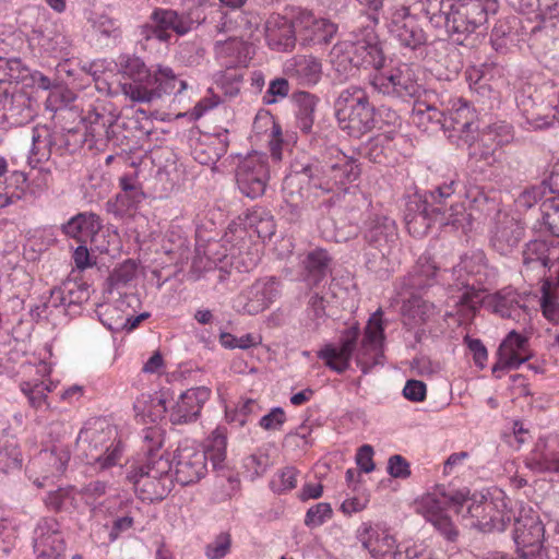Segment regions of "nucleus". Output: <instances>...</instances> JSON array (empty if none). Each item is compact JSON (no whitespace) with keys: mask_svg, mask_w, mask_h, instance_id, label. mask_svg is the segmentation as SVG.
Returning <instances> with one entry per match:
<instances>
[{"mask_svg":"<svg viewBox=\"0 0 559 559\" xmlns=\"http://www.w3.org/2000/svg\"><path fill=\"white\" fill-rule=\"evenodd\" d=\"M289 93V84L286 79L277 78L270 82L269 88L263 95L264 104H275L278 99L285 98Z\"/></svg>","mask_w":559,"mask_h":559,"instance_id":"nucleus-63","label":"nucleus"},{"mask_svg":"<svg viewBox=\"0 0 559 559\" xmlns=\"http://www.w3.org/2000/svg\"><path fill=\"white\" fill-rule=\"evenodd\" d=\"M307 317L309 322H307L306 325L311 330H318L326 317L324 299L322 296H319L318 294L311 296L307 308Z\"/></svg>","mask_w":559,"mask_h":559,"instance_id":"nucleus-61","label":"nucleus"},{"mask_svg":"<svg viewBox=\"0 0 559 559\" xmlns=\"http://www.w3.org/2000/svg\"><path fill=\"white\" fill-rule=\"evenodd\" d=\"M70 461V451L62 444H53L49 449L41 450L28 464V478L37 487H44V481L58 477L67 468Z\"/></svg>","mask_w":559,"mask_h":559,"instance_id":"nucleus-17","label":"nucleus"},{"mask_svg":"<svg viewBox=\"0 0 559 559\" xmlns=\"http://www.w3.org/2000/svg\"><path fill=\"white\" fill-rule=\"evenodd\" d=\"M20 67V59L0 58V118L13 120L15 123H23L32 118L29 99L16 91L19 75H14L13 71Z\"/></svg>","mask_w":559,"mask_h":559,"instance_id":"nucleus-10","label":"nucleus"},{"mask_svg":"<svg viewBox=\"0 0 559 559\" xmlns=\"http://www.w3.org/2000/svg\"><path fill=\"white\" fill-rule=\"evenodd\" d=\"M447 111L440 110L425 100H416L413 107V118L418 123L425 120L440 124L449 132L450 139H456L457 145L466 144L469 155H476L475 139L478 130L477 114L473 106L462 98L449 100Z\"/></svg>","mask_w":559,"mask_h":559,"instance_id":"nucleus-4","label":"nucleus"},{"mask_svg":"<svg viewBox=\"0 0 559 559\" xmlns=\"http://www.w3.org/2000/svg\"><path fill=\"white\" fill-rule=\"evenodd\" d=\"M87 23L92 36L100 44L108 45L109 41H116L122 35L119 20L106 12L91 11L87 15Z\"/></svg>","mask_w":559,"mask_h":559,"instance_id":"nucleus-36","label":"nucleus"},{"mask_svg":"<svg viewBox=\"0 0 559 559\" xmlns=\"http://www.w3.org/2000/svg\"><path fill=\"white\" fill-rule=\"evenodd\" d=\"M296 31L295 19L289 21L280 14L271 15L265 23L267 46L275 51L292 50L298 39Z\"/></svg>","mask_w":559,"mask_h":559,"instance_id":"nucleus-28","label":"nucleus"},{"mask_svg":"<svg viewBox=\"0 0 559 559\" xmlns=\"http://www.w3.org/2000/svg\"><path fill=\"white\" fill-rule=\"evenodd\" d=\"M21 392L27 397L28 404L34 409L43 406L49 407L48 395L44 391V382L38 379H25L19 384Z\"/></svg>","mask_w":559,"mask_h":559,"instance_id":"nucleus-48","label":"nucleus"},{"mask_svg":"<svg viewBox=\"0 0 559 559\" xmlns=\"http://www.w3.org/2000/svg\"><path fill=\"white\" fill-rule=\"evenodd\" d=\"M21 464L22 457L15 442L8 438L0 439V471L7 473L21 467Z\"/></svg>","mask_w":559,"mask_h":559,"instance_id":"nucleus-50","label":"nucleus"},{"mask_svg":"<svg viewBox=\"0 0 559 559\" xmlns=\"http://www.w3.org/2000/svg\"><path fill=\"white\" fill-rule=\"evenodd\" d=\"M389 32L401 46L412 50L424 46L427 41L425 31L406 7L396 8L393 11L389 23Z\"/></svg>","mask_w":559,"mask_h":559,"instance_id":"nucleus-24","label":"nucleus"},{"mask_svg":"<svg viewBox=\"0 0 559 559\" xmlns=\"http://www.w3.org/2000/svg\"><path fill=\"white\" fill-rule=\"evenodd\" d=\"M524 463L535 473H559V437L539 438Z\"/></svg>","mask_w":559,"mask_h":559,"instance_id":"nucleus-27","label":"nucleus"},{"mask_svg":"<svg viewBox=\"0 0 559 559\" xmlns=\"http://www.w3.org/2000/svg\"><path fill=\"white\" fill-rule=\"evenodd\" d=\"M63 233L82 243L90 242L99 252H109L112 240L118 238L117 233L107 230V241L100 240L105 231L102 230L100 217L92 212L79 213L62 227Z\"/></svg>","mask_w":559,"mask_h":559,"instance_id":"nucleus-16","label":"nucleus"},{"mask_svg":"<svg viewBox=\"0 0 559 559\" xmlns=\"http://www.w3.org/2000/svg\"><path fill=\"white\" fill-rule=\"evenodd\" d=\"M247 224L262 240L270 239L276 231L274 217L262 207H255L248 213Z\"/></svg>","mask_w":559,"mask_h":559,"instance_id":"nucleus-42","label":"nucleus"},{"mask_svg":"<svg viewBox=\"0 0 559 559\" xmlns=\"http://www.w3.org/2000/svg\"><path fill=\"white\" fill-rule=\"evenodd\" d=\"M44 133L45 134H41L39 130H34L33 132V145L31 152L38 162L48 159L51 152V141L48 132L45 130Z\"/></svg>","mask_w":559,"mask_h":559,"instance_id":"nucleus-64","label":"nucleus"},{"mask_svg":"<svg viewBox=\"0 0 559 559\" xmlns=\"http://www.w3.org/2000/svg\"><path fill=\"white\" fill-rule=\"evenodd\" d=\"M402 310L404 316L412 319L415 323H423L433 313L435 306L424 300L420 296L412 294L404 301Z\"/></svg>","mask_w":559,"mask_h":559,"instance_id":"nucleus-46","label":"nucleus"},{"mask_svg":"<svg viewBox=\"0 0 559 559\" xmlns=\"http://www.w3.org/2000/svg\"><path fill=\"white\" fill-rule=\"evenodd\" d=\"M496 140V145H507L514 139L513 127L506 121H497L485 128V140Z\"/></svg>","mask_w":559,"mask_h":559,"instance_id":"nucleus-55","label":"nucleus"},{"mask_svg":"<svg viewBox=\"0 0 559 559\" xmlns=\"http://www.w3.org/2000/svg\"><path fill=\"white\" fill-rule=\"evenodd\" d=\"M332 258L322 248L309 251L300 262L301 281L309 289L317 288L331 271Z\"/></svg>","mask_w":559,"mask_h":559,"instance_id":"nucleus-30","label":"nucleus"},{"mask_svg":"<svg viewBox=\"0 0 559 559\" xmlns=\"http://www.w3.org/2000/svg\"><path fill=\"white\" fill-rule=\"evenodd\" d=\"M362 236L370 247L377 249L385 258L397 245L399 229L395 221L390 216L380 212H371L364 222Z\"/></svg>","mask_w":559,"mask_h":559,"instance_id":"nucleus-18","label":"nucleus"},{"mask_svg":"<svg viewBox=\"0 0 559 559\" xmlns=\"http://www.w3.org/2000/svg\"><path fill=\"white\" fill-rule=\"evenodd\" d=\"M439 275V267L428 254H421L405 277L404 284L411 289H424L433 285Z\"/></svg>","mask_w":559,"mask_h":559,"instance_id":"nucleus-37","label":"nucleus"},{"mask_svg":"<svg viewBox=\"0 0 559 559\" xmlns=\"http://www.w3.org/2000/svg\"><path fill=\"white\" fill-rule=\"evenodd\" d=\"M243 80V69H226L218 80V85L228 97L239 94Z\"/></svg>","mask_w":559,"mask_h":559,"instance_id":"nucleus-52","label":"nucleus"},{"mask_svg":"<svg viewBox=\"0 0 559 559\" xmlns=\"http://www.w3.org/2000/svg\"><path fill=\"white\" fill-rule=\"evenodd\" d=\"M485 270V257L481 253L464 257L453 267L451 272L453 283L449 286L462 292L457 299H453L454 304L461 307L460 311L467 310L469 313H474L480 306H484L501 318H520L522 307L520 295L515 289L507 287L490 295L479 287Z\"/></svg>","mask_w":559,"mask_h":559,"instance_id":"nucleus-2","label":"nucleus"},{"mask_svg":"<svg viewBox=\"0 0 559 559\" xmlns=\"http://www.w3.org/2000/svg\"><path fill=\"white\" fill-rule=\"evenodd\" d=\"M333 510L330 503L319 502L308 509L305 515V525L314 528L323 525L332 518Z\"/></svg>","mask_w":559,"mask_h":559,"instance_id":"nucleus-60","label":"nucleus"},{"mask_svg":"<svg viewBox=\"0 0 559 559\" xmlns=\"http://www.w3.org/2000/svg\"><path fill=\"white\" fill-rule=\"evenodd\" d=\"M329 180H321L320 174L326 175L323 167L308 165L297 175L308 178L310 188L321 190L324 193L336 190L345 191L347 186L356 181L360 175V168L354 158L342 155L334 164L328 166Z\"/></svg>","mask_w":559,"mask_h":559,"instance_id":"nucleus-11","label":"nucleus"},{"mask_svg":"<svg viewBox=\"0 0 559 559\" xmlns=\"http://www.w3.org/2000/svg\"><path fill=\"white\" fill-rule=\"evenodd\" d=\"M497 355L498 360L492 366V373L500 378L499 371L516 369L531 358L528 338L515 331L509 332L500 344Z\"/></svg>","mask_w":559,"mask_h":559,"instance_id":"nucleus-26","label":"nucleus"},{"mask_svg":"<svg viewBox=\"0 0 559 559\" xmlns=\"http://www.w3.org/2000/svg\"><path fill=\"white\" fill-rule=\"evenodd\" d=\"M171 464L162 456H151L146 463L133 466L128 475L138 497L143 501L163 500L173 487Z\"/></svg>","mask_w":559,"mask_h":559,"instance_id":"nucleus-9","label":"nucleus"},{"mask_svg":"<svg viewBox=\"0 0 559 559\" xmlns=\"http://www.w3.org/2000/svg\"><path fill=\"white\" fill-rule=\"evenodd\" d=\"M355 536L371 559L403 558L396 535L384 523L362 522L355 531Z\"/></svg>","mask_w":559,"mask_h":559,"instance_id":"nucleus-13","label":"nucleus"},{"mask_svg":"<svg viewBox=\"0 0 559 559\" xmlns=\"http://www.w3.org/2000/svg\"><path fill=\"white\" fill-rule=\"evenodd\" d=\"M295 28L302 47L328 45L337 33L334 22L310 11H300L295 16Z\"/></svg>","mask_w":559,"mask_h":559,"instance_id":"nucleus-21","label":"nucleus"},{"mask_svg":"<svg viewBox=\"0 0 559 559\" xmlns=\"http://www.w3.org/2000/svg\"><path fill=\"white\" fill-rule=\"evenodd\" d=\"M270 180L267 157L263 153H251L242 158L236 168V182L240 192L257 199L264 194Z\"/></svg>","mask_w":559,"mask_h":559,"instance_id":"nucleus-15","label":"nucleus"},{"mask_svg":"<svg viewBox=\"0 0 559 559\" xmlns=\"http://www.w3.org/2000/svg\"><path fill=\"white\" fill-rule=\"evenodd\" d=\"M545 528L538 515L533 512L520 515L514 523V542L520 556L536 559L543 549Z\"/></svg>","mask_w":559,"mask_h":559,"instance_id":"nucleus-22","label":"nucleus"},{"mask_svg":"<svg viewBox=\"0 0 559 559\" xmlns=\"http://www.w3.org/2000/svg\"><path fill=\"white\" fill-rule=\"evenodd\" d=\"M425 516L439 533L449 542H455L459 536V531L452 523L451 519L443 512L439 502L432 498L427 497L424 500Z\"/></svg>","mask_w":559,"mask_h":559,"instance_id":"nucleus-39","label":"nucleus"},{"mask_svg":"<svg viewBox=\"0 0 559 559\" xmlns=\"http://www.w3.org/2000/svg\"><path fill=\"white\" fill-rule=\"evenodd\" d=\"M548 247L545 241L535 240L527 243L523 251V263L527 269L542 270L550 267L549 257L547 254Z\"/></svg>","mask_w":559,"mask_h":559,"instance_id":"nucleus-44","label":"nucleus"},{"mask_svg":"<svg viewBox=\"0 0 559 559\" xmlns=\"http://www.w3.org/2000/svg\"><path fill=\"white\" fill-rule=\"evenodd\" d=\"M219 342L225 348H240L248 349L258 346L262 342L261 335L247 333L240 337L235 336L231 333L225 332L219 335Z\"/></svg>","mask_w":559,"mask_h":559,"instance_id":"nucleus-53","label":"nucleus"},{"mask_svg":"<svg viewBox=\"0 0 559 559\" xmlns=\"http://www.w3.org/2000/svg\"><path fill=\"white\" fill-rule=\"evenodd\" d=\"M120 71L123 79L129 80L121 83L122 94L136 103H151L164 94L181 93L187 87L170 68L158 66L151 70L138 57L121 61Z\"/></svg>","mask_w":559,"mask_h":559,"instance_id":"nucleus-3","label":"nucleus"},{"mask_svg":"<svg viewBox=\"0 0 559 559\" xmlns=\"http://www.w3.org/2000/svg\"><path fill=\"white\" fill-rule=\"evenodd\" d=\"M322 72L321 60L312 55H296L285 64V73L304 86L316 85Z\"/></svg>","mask_w":559,"mask_h":559,"instance_id":"nucleus-31","label":"nucleus"},{"mask_svg":"<svg viewBox=\"0 0 559 559\" xmlns=\"http://www.w3.org/2000/svg\"><path fill=\"white\" fill-rule=\"evenodd\" d=\"M338 127L348 135L360 138L374 127V107L367 92L359 86H348L335 100Z\"/></svg>","mask_w":559,"mask_h":559,"instance_id":"nucleus-8","label":"nucleus"},{"mask_svg":"<svg viewBox=\"0 0 559 559\" xmlns=\"http://www.w3.org/2000/svg\"><path fill=\"white\" fill-rule=\"evenodd\" d=\"M524 235V228L513 217L503 215L498 219L491 236L493 248L501 254H507L518 246Z\"/></svg>","mask_w":559,"mask_h":559,"instance_id":"nucleus-33","label":"nucleus"},{"mask_svg":"<svg viewBox=\"0 0 559 559\" xmlns=\"http://www.w3.org/2000/svg\"><path fill=\"white\" fill-rule=\"evenodd\" d=\"M201 450L205 454V463L210 460L214 468H223L227 456V428L216 427Z\"/></svg>","mask_w":559,"mask_h":559,"instance_id":"nucleus-40","label":"nucleus"},{"mask_svg":"<svg viewBox=\"0 0 559 559\" xmlns=\"http://www.w3.org/2000/svg\"><path fill=\"white\" fill-rule=\"evenodd\" d=\"M423 11L431 24L444 26L450 34H471L487 20L478 0H425Z\"/></svg>","mask_w":559,"mask_h":559,"instance_id":"nucleus-5","label":"nucleus"},{"mask_svg":"<svg viewBox=\"0 0 559 559\" xmlns=\"http://www.w3.org/2000/svg\"><path fill=\"white\" fill-rule=\"evenodd\" d=\"M540 307L547 320L557 321L559 319V302L548 281L542 286Z\"/></svg>","mask_w":559,"mask_h":559,"instance_id":"nucleus-59","label":"nucleus"},{"mask_svg":"<svg viewBox=\"0 0 559 559\" xmlns=\"http://www.w3.org/2000/svg\"><path fill=\"white\" fill-rule=\"evenodd\" d=\"M231 546V537L228 533H221L205 548V556L209 559H221L225 557Z\"/></svg>","mask_w":559,"mask_h":559,"instance_id":"nucleus-62","label":"nucleus"},{"mask_svg":"<svg viewBox=\"0 0 559 559\" xmlns=\"http://www.w3.org/2000/svg\"><path fill=\"white\" fill-rule=\"evenodd\" d=\"M497 503V511L489 513L487 520H491L487 527H484V532L498 531L502 532L507 528L508 524L512 520V513L507 510V503L504 499L495 501Z\"/></svg>","mask_w":559,"mask_h":559,"instance_id":"nucleus-57","label":"nucleus"},{"mask_svg":"<svg viewBox=\"0 0 559 559\" xmlns=\"http://www.w3.org/2000/svg\"><path fill=\"white\" fill-rule=\"evenodd\" d=\"M211 397L206 386L191 388L182 392L168 409L169 421L173 425H188L198 420L204 404Z\"/></svg>","mask_w":559,"mask_h":559,"instance_id":"nucleus-25","label":"nucleus"},{"mask_svg":"<svg viewBox=\"0 0 559 559\" xmlns=\"http://www.w3.org/2000/svg\"><path fill=\"white\" fill-rule=\"evenodd\" d=\"M215 51L217 59L226 69L247 68L253 53L252 46L238 38L217 43Z\"/></svg>","mask_w":559,"mask_h":559,"instance_id":"nucleus-32","label":"nucleus"},{"mask_svg":"<svg viewBox=\"0 0 559 559\" xmlns=\"http://www.w3.org/2000/svg\"><path fill=\"white\" fill-rule=\"evenodd\" d=\"M259 409V405L253 399H241L234 408H225V417L229 424H235L239 427H243L250 416L255 414Z\"/></svg>","mask_w":559,"mask_h":559,"instance_id":"nucleus-49","label":"nucleus"},{"mask_svg":"<svg viewBox=\"0 0 559 559\" xmlns=\"http://www.w3.org/2000/svg\"><path fill=\"white\" fill-rule=\"evenodd\" d=\"M191 27L192 22L189 17L171 9L158 8L153 11L151 22L144 27L143 34L146 39L155 38L159 41H167L173 34L186 35Z\"/></svg>","mask_w":559,"mask_h":559,"instance_id":"nucleus-23","label":"nucleus"},{"mask_svg":"<svg viewBox=\"0 0 559 559\" xmlns=\"http://www.w3.org/2000/svg\"><path fill=\"white\" fill-rule=\"evenodd\" d=\"M544 225L554 235L559 237V199H547L540 206Z\"/></svg>","mask_w":559,"mask_h":559,"instance_id":"nucleus-56","label":"nucleus"},{"mask_svg":"<svg viewBox=\"0 0 559 559\" xmlns=\"http://www.w3.org/2000/svg\"><path fill=\"white\" fill-rule=\"evenodd\" d=\"M385 60L380 40L372 29H366L355 40H343L333 46L330 61L341 79L354 75L359 68H372L374 72Z\"/></svg>","mask_w":559,"mask_h":559,"instance_id":"nucleus-6","label":"nucleus"},{"mask_svg":"<svg viewBox=\"0 0 559 559\" xmlns=\"http://www.w3.org/2000/svg\"><path fill=\"white\" fill-rule=\"evenodd\" d=\"M435 205L425 202L418 207V212L406 214L405 224L408 233L414 237L425 236L432 224L438 223Z\"/></svg>","mask_w":559,"mask_h":559,"instance_id":"nucleus-41","label":"nucleus"},{"mask_svg":"<svg viewBox=\"0 0 559 559\" xmlns=\"http://www.w3.org/2000/svg\"><path fill=\"white\" fill-rule=\"evenodd\" d=\"M40 49L52 58H67L70 55V41L67 36L60 33H40Z\"/></svg>","mask_w":559,"mask_h":559,"instance_id":"nucleus-43","label":"nucleus"},{"mask_svg":"<svg viewBox=\"0 0 559 559\" xmlns=\"http://www.w3.org/2000/svg\"><path fill=\"white\" fill-rule=\"evenodd\" d=\"M52 367L49 362L40 360L39 362L23 364L21 366V373L28 379H38L44 382V391L46 394L52 392L57 388V382L50 379Z\"/></svg>","mask_w":559,"mask_h":559,"instance_id":"nucleus-47","label":"nucleus"},{"mask_svg":"<svg viewBox=\"0 0 559 559\" xmlns=\"http://www.w3.org/2000/svg\"><path fill=\"white\" fill-rule=\"evenodd\" d=\"M76 495L78 491L73 487L58 488L47 495L45 504L55 512L76 509Z\"/></svg>","mask_w":559,"mask_h":559,"instance_id":"nucleus-45","label":"nucleus"},{"mask_svg":"<svg viewBox=\"0 0 559 559\" xmlns=\"http://www.w3.org/2000/svg\"><path fill=\"white\" fill-rule=\"evenodd\" d=\"M384 330L383 311L379 308L369 317L359 345L357 342L360 329L358 324H354L342 332L338 344H324L318 350L317 357L331 370L343 373L349 368L350 359L355 354L357 366L367 373L374 366L383 365Z\"/></svg>","mask_w":559,"mask_h":559,"instance_id":"nucleus-1","label":"nucleus"},{"mask_svg":"<svg viewBox=\"0 0 559 559\" xmlns=\"http://www.w3.org/2000/svg\"><path fill=\"white\" fill-rule=\"evenodd\" d=\"M136 263L132 260H127L116 266L108 277L111 288H118L131 282L136 274Z\"/></svg>","mask_w":559,"mask_h":559,"instance_id":"nucleus-54","label":"nucleus"},{"mask_svg":"<svg viewBox=\"0 0 559 559\" xmlns=\"http://www.w3.org/2000/svg\"><path fill=\"white\" fill-rule=\"evenodd\" d=\"M282 283L275 276L254 281L234 299L236 311L254 316L266 310L281 295Z\"/></svg>","mask_w":559,"mask_h":559,"instance_id":"nucleus-14","label":"nucleus"},{"mask_svg":"<svg viewBox=\"0 0 559 559\" xmlns=\"http://www.w3.org/2000/svg\"><path fill=\"white\" fill-rule=\"evenodd\" d=\"M448 502L463 520L469 521L471 527L479 531L491 523V520H487V515L497 511V503L493 500H487L484 496H469V491L465 489L451 493Z\"/></svg>","mask_w":559,"mask_h":559,"instance_id":"nucleus-19","label":"nucleus"},{"mask_svg":"<svg viewBox=\"0 0 559 559\" xmlns=\"http://www.w3.org/2000/svg\"><path fill=\"white\" fill-rule=\"evenodd\" d=\"M121 191L116 195L114 202H108L114 212L122 215L133 209L142 201L144 193L135 174H126L119 178Z\"/></svg>","mask_w":559,"mask_h":559,"instance_id":"nucleus-34","label":"nucleus"},{"mask_svg":"<svg viewBox=\"0 0 559 559\" xmlns=\"http://www.w3.org/2000/svg\"><path fill=\"white\" fill-rule=\"evenodd\" d=\"M253 129L258 132H267L269 148L273 159L281 160L283 152L282 128L269 112H259L253 122Z\"/></svg>","mask_w":559,"mask_h":559,"instance_id":"nucleus-38","label":"nucleus"},{"mask_svg":"<svg viewBox=\"0 0 559 559\" xmlns=\"http://www.w3.org/2000/svg\"><path fill=\"white\" fill-rule=\"evenodd\" d=\"M175 478L178 484L188 486L198 483L207 472L205 454L194 442L185 441L174 456Z\"/></svg>","mask_w":559,"mask_h":559,"instance_id":"nucleus-20","label":"nucleus"},{"mask_svg":"<svg viewBox=\"0 0 559 559\" xmlns=\"http://www.w3.org/2000/svg\"><path fill=\"white\" fill-rule=\"evenodd\" d=\"M436 218L440 225H452L455 228L462 227L465 219V207L463 204L451 205L449 210L442 206H435Z\"/></svg>","mask_w":559,"mask_h":559,"instance_id":"nucleus-58","label":"nucleus"},{"mask_svg":"<svg viewBox=\"0 0 559 559\" xmlns=\"http://www.w3.org/2000/svg\"><path fill=\"white\" fill-rule=\"evenodd\" d=\"M78 443L83 449L88 464L99 471L121 463L123 444L115 426L97 419L81 429Z\"/></svg>","mask_w":559,"mask_h":559,"instance_id":"nucleus-7","label":"nucleus"},{"mask_svg":"<svg viewBox=\"0 0 559 559\" xmlns=\"http://www.w3.org/2000/svg\"><path fill=\"white\" fill-rule=\"evenodd\" d=\"M527 123L534 129H544L551 126L558 116V108L548 107L542 108L533 107L532 109H524Z\"/></svg>","mask_w":559,"mask_h":559,"instance_id":"nucleus-51","label":"nucleus"},{"mask_svg":"<svg viewBox=\"0 0 559 559\" xmlns=\"http://www.w3.org/2000/svg\"><path fill=\"white\" fill-rule=\"evenodd\" d=\"M166 393L153 397L148 393H141L133 403L134 418L140 424L156 423L167 413Z\"/></svg>","mask_w":559,"mask_h":559,"instance_id":"nucleus-35","label":"nucleus"},{"mask_svg":"<svg viewBox=\"0 0 559 559\" xmlns=\"http://www.w3.org/2000/svg\"><path fill=\"white\" fill-rule=\"evenodd\" d=\"M370 84L383 95L402 99L416 97L421 90L413 68L407 63L396 67L381 66L370 76Z\"/></svg>","mask_w":559,"mask_h":559,"instance_id":"nucleus-12","label":"nucleus"},{"mask_svg":"<svg viewBox=\"0 0 559 559\" xmlns=\"http://www.w3.org/2000/svg\"><path fill=\"white\" fill-rule=\"evenodd\" d=\"M35 548L39 552L37 559H57L63 551V540L56 519L45 518L39 521L35 531Z\"/></svg>","mask_w":559,"mask_h":559,"instance_id":"nucleus-29","label":"nucleus"}]
</instances>
